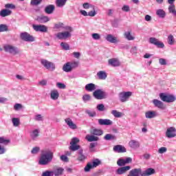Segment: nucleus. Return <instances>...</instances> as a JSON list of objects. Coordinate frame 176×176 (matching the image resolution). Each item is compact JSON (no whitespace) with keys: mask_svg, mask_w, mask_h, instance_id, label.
<instances>
[{"mask_svg":"<svg viewBox=\"0 0 176 176\" xmlns=\"http://www.w3.org/2000/svg\"><path fill=\"white\" fill-rule=\"evenodd\" d=\"M155 173H156V171L153 168H148L143 171L141 168H138L131 170L127 176H151L153 175Z\"/></svg>","mask_w":176,"mask_h":176,"instance_id":"nucleus-1","label":"nucleus"},{"mask_svg":"<svg viewBox=\"0 0 176 176\" xmlns=\"http://www.w3.org/2000/svg\"><path fill=\"white\" fill-rule=\"evenodd\" d=\"M53 160V153L50 150H43L41 152V156L39 160V164L46 166Z\"/></svg>","mask_w":176,"mask_h":176,"instance_id":"nucleus-2","label":"nucleus"},{"mask_svg":"<svg viewBox=\"0 0 176 176\" xmlns=\"http://www.w3.org/2000/svg\"><path fill=\"white\" fill-rule=\"evenodd\" d=\"M65 31L59 32L56 34V37L60 41H65L69 39L72 36V32H74V28L71 26H66L64 29Z\"/></svg>","mask_w":176,"mask_h":176,"instance_id":"nucleus-3","label":"nucleus"},{"mask_svg":"<svg viewBox=\"0 0 176 176\" xmlns=\"http://www.w3.org/2000/svg\"><path fill=\"white\" fill-rule=\"evenodd\" d=\"M93 96L96 100H105V98H108V93L102 89L95 90L93 93Z\"/></svg>","mask_w":176,"mask_h":176,"instance_id":"nucleus-4","label":"nucleus"},{"mask_svg":"<svg viewBox=\"0 0 176 176\" xmlns=\"http://www.w3.org/2000/svg\"><path fill=\"white\" fill-rule=\"evenodd\" d=\"M160 98L164 102H174L176 100L175 96L164 93L160 94Z\"/></svg>","mask_w":176,"mask_h":176,"instance_id":"nucleus-5","label":"nucleus"},{"mask_svg":"<svg viewBox=\"0 0 176 176\" xmlns=\"http://www.w3.org/2000/svg\"><path fill=\"white\" fill-rule=\"evenodd\" d=\"M131 96H133L131 91H122L118 94V98L120 102H127Z\"/></svg>","mask_w":176,"mask_h":176,"instance_id":"nucleus-6","label":"nucleus"},{"mask_svg":"<svg viewBox=\"0 0 176 176\" xmlns=\"http://www.w3.org/2000/svg\"><path fill=\"white\" fill-rule=\"evenodd\" d=\"M41 64L44 68L50 71H54L56 69V65L53 62H50L46 59H41Z\"/></svg>","mask_w":176,"mask_h":176,"instance_id":"nucleus-7","label":"nucleus"},{"mask_svg":"<svg viewBox=\"0 0 176 176\" xmlns=\"http://www.w3.org/2000/svg\"><path fill=\"white\" fill-rule=\"evenodd\" d=\"M20 38H21V39H22V41H25V42H34L35 41V38L27 32L21 33Z\"/></svg>","mask_w":176,"mask_h":176,"instance_id":"nucleus-8","label":"nucleus"},{"mask_svg":"<svg viewBox=\"0 0 176 176\" xmlns=\"http://www.w3.org/2000/svg\"><path fill=\"white\" fill-rule=\"evenodd\" d=\"M4 50L8 53H10V54H17L19 53V49H17V47H14L11 45H4Z\"/></svg>","mask_w":176,"mask_h":176,"instance_id":"nucleus-9","label":"nucleus"},{"mask_svg":"<svg viewBox=\"0 0 176 176\" xmlns=\"http://www.w3.org/2000/svg\"><path fill=\"white\" fill-rule=\"evenodd\" d=\"M131 162H133V159L130 157H128L126 159L120 158L117 161V164L119 167H123V166H126V164H129V163H131Z\"/></svg>","mask_w":176,"mask_h":176,"instance_id":"nucleus-10","label":"nucleus"},{"mask_svg":"<svg viewBox=\"0 0 176 176\" xmlns=\"http://www.w3.org/2000/svg\"><path fill=\"white\" fill-rule=\"evenodd\" d=\"M149 43H151V45H155L160 49H163V47H164V43H163L162 41H160L155 37H151L149 38Z\"/></svg>","mask_w":176,"mask_h":176,"instance_id":"nucleus-11","label":"nucleus"},{"mask_svg":"<svg viewBox=\"0 0 176 176\" xmlns=\"http://www.w3.org/2000/svg\"><path fill=\"white\" fill-rule=\"evenodd\" d=\"M32 28L36 32H47V28L45 25H32Z\"/></svg>","mask_w":176,"mask_h":176,"instance_id":"nucleus-12","label":"nucleus"},{"mask_svg":"<svg viewBox=\"0 0 176 176\" xmlns=\"http://www.w3.org/2000/svg\"><path fill=\"white\" fill-rule=\"evenodd\" d=\"M131 168V167L130 166H122V167L118 168L116 170V174L117 175H122L123 174H126V173H127V171H129V170H130Z\"/></svg>","mask_w":176,"mask_h":176,"instance_id":"nucleus-13","label":"nucleus"},{"mask_svg":"<svg viewBox=\"0 0 176 176\" xmlns=\"http://www.w3.org/2000/svg\"><path fill=\"white\" fill-rule=\"evenodd\" d=\"M176 129L174 127H169L167 129L166 132V136L168 138H174L176 135Z\"/></svg>","mask_w":176,"mask_h":176,"instance_id":"nucleus-14","label":"nucleus"},{"mask_svg":"<svg viewBox=\"0 0 176 176\" xmlns=\"http://www.w3.org/2000/svg\"><path fill=\"white\" fill-rule=\"evenodd\" d=\"M50 96L51 100H53L54 101H57V100H58V97H60V93L57 89H52L50 91Z\"/></svg>","mask_w":176,"mask_h":176,"instance_id":"nucleus-15","label":"nucleus"},{"mask_svg":"<svg viewBox=\"0 0 176 176\" xmlns=\"http://www.w3.org/2000/svg\"><path fill=\"white\" fill-rule=\"evenodd\" d=\"M153 104L155 105V107L159 108V109H166V105H164V103L157 99H154L153 100Z\"/></svg>","mask_w":176,"mask_h":176,"instance_id":"nucleus-16","label":"nucleus"},{"mask_svg":"<svg viewBox=\"0 0 176 176\" xmlns=\"http://www.w3.org/2000/svg\"><path fill=\"white\" fill-rule=\"evenodd\" d=\"M113 122L112 120H109V119H99L98 120V124L100 126H111Z\"/></svg>","mask_w":176,"mask_h":176,"instance_id":"nucleus-17","label":"nucleus"},{"mask_svg":"<svg viewBox=\"0 0 176 176\" xmlns=\"http://www.w3.org/2000/svg\"><path fill=\"white\" fill-rule=\"evenodd\" d=\"M65 122L67 124L68 127H69V129L72 130H76V129H78V126L75 124V123H74L71 118H66Z\"/></svg>","mask_w":176,"mask_h":176,"instance_id":"nucleus-18","label":"nucleus"},{"mask_svg":"<svg viewBox=\"0 0 176 176\" xmlns=\"http://www.w3.org/2000/svg\"><path fill=\"white\" fill-rule=\"evenodd\" d=\"M113 151L117 153H124L126 152V148L122 145H116L113 146Z\"/></svg>","mask_w":176,"mask_h":176,"instance_id":"nucleus-19","label":"nucleus"},{"mask_svg":"<svg viewBox=\"0 0 176 176\" xmlns=\"http://www.w3.org/2000/svg\"><path fill=\"white\" fill-rule=\"evenodd\" d=\"M157 116V113L155 111H148L145 113V118L146 119H153Z\"/></svg>","mask_w":176,"mask_h":176,"instance_id":"nucleus-20","label":"nucleus"},{"mask_svg":"<svg viewBox=\"0 0 176 176\" xmlns=\"http://www.w3.org/2000/svg\"><path fill=\"white\" fill-rule=\"evenodd\" d=\"M129 145L132 149H138L140 146V142L134 140H131L129 142Z\"/></svg>","mask_w":176,"mask_h":176,"instance_id":"nucleus-21","label":"nucleus"},{"mask_svg":"<svg viewBox=\"0 0 176 176\" xmlns=\"http://www.w3.org/2000/svg\"><path fill=\"white\" fill-rule=\"evenodd\" d=\"M38 137H39V129H34L30 132V138H32V140H34V141H36Z\"/></svg>","mask_w":176,"mask_h":176,"instance_id":"nucleus-22","label":"nucleus"},{"mask_svg":"<svg viewBox=\"0 0 176 176\" xmlns=\"http://www.w3.org/2000/svg\"><path fill=\"white\" fill-rule=\"evenodd\" d=\"M108 63L109 65H111V67H119L120 65L119 60L115 58L109 59Z\"/></svg>","mask_w":176,"mask_h":176,"instance_id":"nucleus-23","label":"nucleus"},{"mask_svg":"<svg viewBox=\"0 0 176 176\" xmlns=\"http://www.w3.org/2000/svg\"><path fill=\"white\" fill-rule=\"evenodd\" d=\"M54 9H56V6L53 4L48 5L45 8V12L47 14H52L54 12Z\"/></svg>","mask_w":176,"mask_h":176,"instance_id":"nucleus-24","label":"nucleus"},{"mask_svg":"<svg viewBox=\"0 0 176 176\" xmlns=\"http://www.w3.org/2000/svg\"><path fill=\"white\" fill-rule=\"evenodd\" d=\"M97 89V85H96L95 84L93 83H89V84H87L85 85V90L87 91H94V90Z\"/></svg>","mask_w":176,"mask_h":176,"instance_id":"nucleus-25","label":"nucleus"},{"mask_svg":"<svg viewBox=\"0 0 176 176\" xmlns=\"http://www.w3.org/2000/svg\"><path fill=\"white\" fill-rule=\"evenodd\" d=\"M62 69L64 72H72L73 69L71 66V63L67 62L63 65Z\"/></svg>","mask_w":176,"mask_h":176,"instance_id":"nucleus-26","label":"nucleus"},{"mask_svg":"<svg viewBox=\"0 0 176 176\" xmlns=\"http://www.w3.org/2000/svg\"><path fill=\"white\" fill-rule=\"evenodd\" d=\"M105 39L107 42H110V43H117L118 42L116 37L113 36L112 34H107Z\"/></svg>","mask_w":176,"mask_h":176,"instance_id":"nucleus-27","label":"nucleus"},{"mask_svg":"<svg viewBox=\"0 0 176 176\" xmlns=\"http://www.w3.org/2000/svg\"><path fill=\"white\" fill-rule=\"evenodd\" d=\"M97 76L98 78V79H100V80H105V79H107V72H104V71H99L97 73Z\"/></svg>","mask_w":176,"mask_h":176,"instance_id":"nucleus-28","label":"nucleus"},{"mask_svg":"<svg viewBox=\"0 0 176 176\" xmlns=\"http://www.w3.org/2000/svg\"><path fill=\"white\" fill-rule=\"evenodd\" d=\"M10 14H12L10 10L4 9L0 11V16L1 17H6L7 16H10Z\"/></svg>","mask_w":176,"mask_h":176,"instance_id":"nucleus-29","label":"nucleus"},{"mask_svg":"<svg viewBox=\"0 0 176 176\" xmlns=\"http://www.w3.org/2000/svg\"><path fill=\"white\" fill-rule=\"evenodd\" d=\"M85 139L89 142H93V141H98V137L94 136V135H87Z\"/></svg>","mask_w":176,"mask_h":176,"instance_id":"nucleus-30","label":"nucleus"},{"mask_svg":"<svg viewBox=\"0 0 176 176\" xmlns=\"http://www.w3.org/2000/svg\"><path fill=\"white\" fill-rule=\"evenodd\" d=\"M124 36L127 41H134V39H135V37L133 36L130 32H125Z\"/></svg>","mask_w":176,"mask_h":176,"instance_id":"nucleus-31","label":"nucleus"},{"mask_svg":"<svg viewBox=\"0 0 176 176\" xmlns=\"http://www.w3.org/2000/svg\"><path fill=\"white\" fill-rule=\"evenodd\" d=\"M55 3L57 8H63L65 6V3H67V0H56Z\"/></svg>","mask_w":176,"mask_h":176,"instance_id":"nucleus-32","label":"nucleus"},{"mask_svg":"<svg viewBox=\"0 0 176 176\" xmlns=\"http://www.w3.org/2000/svg\"><path fill=\"white\" fill-rule=\"evenodd\" d=\"M53 175L55 176H60L63 175V173H64V168H58L55 169L54 171H52Z\"/></svg>","mask_w":176,"mask_h":176,"instance_id":"nucleus-33","label":"nucleus"},{"mask_svg":"<svg viewBox=\"0 0 176 176\" xmlns=\"http://www.w3.org/2000/svg\"><path fill=\"white\" fill-rule=\"evenodd\" d=\"M91 134H93V135H102V134H104V131H102V130L101 129H94L91 131Z\"/></svg>","mask_w":176,"mask_h":176,"instance_id":"nucleus-34","label":"nucleus"},{"mask_svg":"<svg viewBox=\"0 0 176 176\" xmlns=\"http://www.w3.org/2000/svg\"><path fill=\"white\" fill-rule=\"evenodd\" d=\"M168 12L171 13L173 16H176V10H175V5L170 4L168 6Z\"/></svg>","mask_w":176,"mask_h":176,"instance_id":"nucleus-35","label":"nucleus"},{"mask_svg":"<svg viewBox=\"0 0 176 176\" xmlns=\"http://www.w3.org/2000/svg\"><path fill=\"white\" fill-rule=\"evenodd\" d=\"M12 123L14 127H19V126H20V118H12Z\"/></svg>","mask_w":176,"mask_h":176,"instance_id":"nucleus-36","label":"nucleus"},{"mask_svg":"<svg viewBox=\"0 0 176 176\" xmlns=\"http://www.w3.org/2000/svg\"><path fill=\"white\" fill-rule=\"evenodd\" d=\"M157 16H160L161 19H164L166 17V12L162 9H159L156 12Z\"/></svg>","mask_w":176,"mask_h":176,"instance_id":"nucleus-37","label":"nucleus"},{"mask_svg":"<svg viewBox=\"0 0 176 176\" xmlns=\"http://www.w3.org/2000/svg\"><path fill=\"white\" fill-rule=\"evenodd\" d=\"M111 115H113L114 118H122V116H123V113L122 112L118 111L117 110H112Z\"/></svg>","mask_w":176,"mask_h":176,"instance_id":"nucleus-38","label":"nucleus"},{"mask_svg":"<svg viewBox=\"0 0 176 176\" xmlns=\"http://www.w3.org/2000/svg\"><path fill=\"white\" fill-rule=\"evenodd\" d=\"M38 20L40 23H47V21H50V18L46 16H41L38 18Z\"/></svg>","mask_w":176,"mask_h":176,"instance_id":"nucleus-39","label":"nucleus"},{"mask_svg":"<svg viewBox=\"0 0 176 176\" xmlns=\"http://www.w3.org/2000/svg\"><path fill=\"white\" fill-rule=\"evenodd\" d=\"M54 28H56V30H65L67 26L64 25L63 23H58L54 25Z\"/></svg>","mask_w":176,"mask_h":176,"instance_id":"nucleus-40","label":"nucleus"},{"mask_svg":"<svg viewBox=\"0 0 176 176\" xmlns=\"http://www.w3.org/2000/svg\"><path fill=\"white\" fill-rule=\"evenodd\" d=\"M116 137L112 134L108 133L106 134L105 136L104 137V140L106 141H111V140H116Z\"/></svg>","mask_w":176,"mask_h":176,"instance_id":"nucleus-41","label":"nucleus"},{"mask_svg":"<svg viewBox=\"0 0 176 176\" xmlns=\"http://www.w3.org/2000/svg\"><path fill=\"white\" fill-rule=\"evenodd\" d=\"M94 5L89 3H84L82 4L83 9H94Z\"/></svg>","mask_w":176,"mask_h":176,"instance_id":"nucleus-42","label":"nucleus"},{"mask_svg":"<svg viewBox=\"0 0 176 176\" xmlns=\"http://www.w3.org/2000/svg\"><path fill=\"white\" fill-rule=\"evenodd\" d=\"M91 164H92V167H94V168L96 167H98V166H100L101 164V161L98 159H95L92 162Z\"/></svg>","mask_w":176,"mask_h":176,"instance_id":"nucleus-43","label":"nucleus"},{"mask_svg":"<svg viewBox=\"0 0 176 176\" xmlns=\"http://www.w3.org/2000/svg\"><path fill=\"white\" fill-rule=\"evenodd\" d=\"M69 63H70L72 69H74V68H78L79 67V61L73 60V61L69 62Z\"/></svg>","mask_w":176,"mask_h":176,"instance_id":"nucleus-44","label":"nucleus"},{"mask_svg":"<svg viewBox=\"0 0 176 176\" xmlns=\"http://www.w3.org/2000/svg\"><path fill=\"white\" fill-rule=\"evenodd\" d=\"M91 100V96L89 94H85L82 96L83 102H89Z\"/></svg>","mask_w":176,"mask_h":176,"instance_id":"nucleus-45","label":"nucleus"},{"mask_svg":"<svg viewBox=\"0 0 176 176\" xmlns=\"http://www.w3.org/2000/svg\"><path fill=\"white\" fill-rule=\"evenodd\" d=\"M85 113L90 117V118H94L97 113L94 111L91 110H86Z\"/></svg>","mask_w":176,"mask_h":176,"instance_id":"nucleus-46","label":"nucleus"},{"mask_svg":"<svg viewBox=\"0 0 176 176\" xmlns=\"http://www.w3.org/2000/svg\"><path fill=\"white\" fill-rule=\"evenodd\" d=\"M71 146H69L70 151H73V152H75V151H78L80 149V146L77 145V144H70Z\"/></svg>","mask_w":176,"mask_h":176,"instance_id":"nucleus-47","label":"nucleus"},{"mask_svg":"<svg viewBox=\"0 0 176 176\" xmlns=\"http://www.w3.org/2000/svg\"><path fill=\"white\" fill-rule=\"evenodd\" d=\"M71 146H69L70 151H73V152H75V151H78L80 149V146L77 145V144H70Z\"/></svg>","mask_w":176,"mask_h":176,"instance_id":"nucleus-48","label":"nucleus"},{"mask_svg":"<svg viewBox=\"0 0 176 176\" xmlns=\"http://www.w3.org/2000/svg\"><path fill=\"white\" fill-rule=\"evenodd\" d=\"M174 42H175V39H174V36L169 35L168 36V45H174Z\"/></svg>","mask_w":176,"mask_h":176,"instance_id":"nucleus-49","label":"nucleus"},{"mask_svg":"<svg viewBox=\"0 0 176 176\" xmlns=\"http://www.w3.org/2000/svg\"><path fill=\"white\" fill-rule=\"evenodd\" d=\"M91 37L94 41H100L101 39V35L98 33H93Z\"/></svg>","mask_w":176,"mask_h":176,"instance_id":"nucleus-50","label":"nucleus"},{"mask_svg":"<svg viewBox=\"0 0 176 176\" xmlns=\"http://www.w3.org/2000/svg\"><path fill=\"white\" fill-rule=\"evenodd\" d=\"M34 120H36V122H43V116L41 114H37L34 116Z\"/></svg>","mask_w":176,"mask_h":176,"instance_id":"nucleus-51","label":"nucleus"},{"mask_svg":"<svg viewBox=\"0 0 176 176\" xmlns=\"http://www.w3.org/2000/svg\"><path fill=\"white\" fill-rule=\"evenodd\" d=\"M91 9L92 10L88 12V16H89L90 17H94V16L97 14V12H96V6H94V8Z\"/></svg>","mask_w":176,"mask_h":176,"instance_id":"nucleus-52","label":"nucleus"},{"mask_svg":"<svg viewBox=\"0 0 176 176\" xmlns=\"http://www.w3.org/2000/svg\"><path fill=\"white\" fill-rule=\"evenodd\" d=\"M39 151H41V148H39L38 146H35V147H33V148L32 149L31 153L32 155H36L38 154Z\"/></svg>","mask_w":176,"mask_h":176,"instance_id":"nucleus-53","label":"nucleus"},{"mask_svg":"<svg viewBox=\"0 0 176 176\" xmlns=\"http://www.w3.org/2000/svg\"><path fill=\"white\" fill-rule=\"evenodd\" d=\"M166 152H167V147H160L157 153H160V155H163V153H166Z\"/></svg>","mask_w":176,"mask_h":176,"instance_id":"nucleus-54","label":"nucleus"},{"mask_svg":"<svg viewBox=\"0 0 176 176\" xmlns=\"http://www.w3.org/2000/svg\"><path fill=\"white\" fill-rule=\"evenodd\" d=\"M91 168H94L93 165L91 164V163H88L85 167L84 170L85 171V173H89Z\"/></svg>","mask_w":176,"mask_h":176,"instance_id":"nucleus-55","label":"nucleus"},{"mask_svg":"<svg viewBox=\"0 0 176 176\" xmlns=\"http://www.w3.org/2000/svg\"><path fill=\"white\" fill-rule=\"evenodd\" d=\"M60 46L64 50H69V45L67 43H61Z\"/></svg>","mask_w":176,"mask_h":176,"instance_id":"nucleus-56","label":"nucleus"},{"mask_svg":"<svg viewBox=\"0 0 176 176\" xmlns=\"http://www.w3.org/2000/svg\"><path fill=\"white\" fill-rule=\"evenodd\" d=\"M96 108L100 112H103V111H105V106H104L103 104H98Z\"/></svg>","mask_w":176,"mask_h":176,"instance_id":"nucleus-57","label":"nucleus"},{"mask_svg":"<svg viewBox=\"0 0 176 176\" xmlns=\"http://www.w3.org/2000/svg\"><path fill=\"white\" fill-rule=\"evenodd\" d=\"M8 31V25L0 24V32H5Z\"/></svg>","mask_w":176,"mask_h":176,"instance_id":"nucleus-58","label":"nucleus"},{"mask_svg":"<svg viewBox=\"0 0 176 176\" xmlns=\"http://www.w3.org/2000/svg\"><path fill=\"white\" fill-rule=\"evenodd\" d=\"M23 108V105L20 103H16L14 105V111H20Z\"/></svg>","mask_w":176,"mask_h":176,"instance_id":"nucleus-59","label":"nucleus"},{"mask_svg":"<svg viewBox=\"0 0 176 176\" xmlns=\"http://www.w3.org/2000/svg\"><path fill=\"white\" fill-rule=\"evenodd\" d=\"M60 160L62 162H64L65 163H68L69 162L68 157H67V155H63L60 156Z\"/></svg>","mask_w":176,"mask_h":176,"instance_id":"nucleus-60","label":"nucleus"},{"mask_svg":"<svg viewBox=\"0 0 176 176\" xmlns=\"http://www.w3.org/2000/svg\"><path fill=\"white\" fill-rule=\"evenodd\" d=\"M41 2H42V0H31L30 3L33 6H36V5H39V3H41Z\"/></svg>","mask_w":176,"mask_h":176,"instance_id":"nucleus-61","label":"nucleus"},{"mask_svg":"<svg viewBox=\"0 0 176 176\" xmlns=\"http://www.w3.org/2000/svg\"><path fill=\"white\" fill-rule=\"evenodd\" d=\"M159 63L160 64V65H167V60L161 58L159 59Z\"/></svg>","mask_w":176,"mask_h":176,"instance_id":"nucleus-62","label":"nucleus"},{"mask_svg":"<svg viewBox=\"0 0 176 176\" xmlns=\"http://www.w3.org/2000/svg\"><path fill=\"white\" fill-rule=\"evenodd\" d=\"M9 142L8 140H6L5 138H0V144H3V145H8Z\"/></svg>","mask_w":176,"mask_h":176,"instance_id":"nucleus-63","label":"nucleus"},{"mask_svg":"<svg viewBox=\"0 0 176 176\" xmlns=\"http://www.w3.org/2000/svg\"><path fill=\"white\" fill-rule=\"evenodd\" d=\"M53 171H49L46 170L45 172H43L42 174V176H53Z\"/></svg>","mask_w":176,"mask_h":176,"instance_id":"nucleus-64","label":"nucleus"}]
</instances>
